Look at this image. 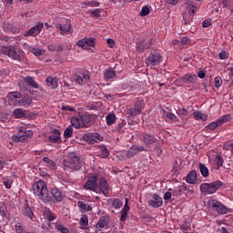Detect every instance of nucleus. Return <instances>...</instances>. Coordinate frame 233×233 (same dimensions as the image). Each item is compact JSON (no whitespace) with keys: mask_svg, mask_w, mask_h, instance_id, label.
<instances>
[{"mask_svg":"<svg viewBox=\"0 0 233 233\" xmlns=\"http://www.w3.org/2000/svg\"><path fill=\"white\" fill-rule=\"evenodd\" d=\"M33 192L44 203H50V201H52V197L48 195V188L46 187V184L43 180L36 181L33 185Z\"/></svg>","mask_w":233,"mask_h":233,"instance_id":"1","label":"nucleus"},{"mask_svg":"<svg viewBox=\"0 0 233 233\" xmlns=\"http://www.w3.org/2000/svg\"><path fill=\"white\" fill-rule=\"evenodd\" d=\"M69 159H65L63 164L66 168H70L71 170H79L83 167L85 161L77 156L75 152L68 154Z\"/></svg>","mask_w":233,"mask_h":233,"instance_id":"2","label":"nucleus"},{"mask_svg":"<svg viewBox=\"0 0 233 233\" xmlns=\"http://www.w3.org/2000/svg\"><path fill=\"white\" fill-rule=\"evenodd\" d=\"M221 187H223V182L220 180H216L210 183H202L200 185V192L206 194V196L216 194Z\"/></svg>","mask_w":233,"mask_h":233,"instance_id":"3","label":"nucleus"},{"mask_svg":"<svg viewBox=\"0 0 233 233\" xmlns=\"http://www.w3.org/2000/svg\"><path fill=\"white\" fill-rule=\"evenodd\" d=\"M1 52L4 56H8V57L15 61H21L23 58V51L14 46H3Z\"/></svg>","mask_w":233,"mask_h":233,"instance_id":"4","label":"nucleus"},{"mask_svg":"<svg viewBox=\"0 0 233 233\" xmlns=\"http://www.w3.org/2000/svg\"><path fill=\"white\" fill-rule=\"evenodd\" d=\"M208 205L209 208H213V210H216V212H218V214H219L220 216H223L227 214V212H228V208H227L226 206L223 205V203L219 202L217 199L208 200Z\"/></svg>","mask_w":233,"mask_h":233,"instance_id":"5","label":"nucleus"},{"mask_svg":"<svg viewBox=\"0 0 233 233\" xmlns=\"http://www.w3.org/2000/svg\"><path fill=\"white\" fill-rule=\"evenodd\" d=\"M76 46L83 50H90L96 46V38L95 37H84L77 41Z\"/></svg>","mask_w":233,"mask_h":233,"instance_id":"6","label":"nucleus"},{"mask_svg":"<svg viewBox=\"0 0 233 233\" xmlns=\"http://www.w3.org/2000/svg\"><path fill=\"white\" fill-rule=\"evenodd\" d=\"M162 61H163V57L161 56V55L157 53L151 54L147 58L146 65L150 66V68H156V66H159Z\"/></svg>","mask_w":233,"mask_h":233,"instance_id":"7","label":"nucleus"},{"mask_svg":"<svg viewBox=\"0 0 233 233\" xmlns=\"http://www.w3.org/2000/svg\"><path fill=\"white\" fill-rule=\"evenodd\" d=\"M32 136H34V131L25 130V127H20L17 136L13 137V141H19L20 143H24V141H26V139H28V137H32Z\"/></svg>","mask_w":233,"mask_h":233,"instance_id":"8","label":"nucleus"},{"mask_svg":"<svg viewBox=\"0 0 233 233\" xmlns=\"http://www.w3.org/2000/svg\"><path fill=\"white\" fill-rule=\"evenodd\" d=\"M56 28L60 31L61 35L65 34H72V23L69 19H66L63 24H56Z\"/></svg>","mask_w":233,"mask_h":233,"instance_id":"9","label":"nucleus"},{"mask_svg":"<svg viewBox=\"0 0 233 233\" xmlns=\"http://www.w3.org/2000/svg\"><path fill=\"white\" fill-rule=\"evenodd\" d=\"M84 187L87 190L96 192V190H97V176L96 174L89 175L87 181L84 185Z\"/></svg>","mask_w":233,"mask_h":233,"instance_id":"10","label":"nucleus"},{"mask_svg":"<svg viewBox=\"0 0 233 233\" xmlns=\"http://www.w3.org/2000/svg\"><path fill=\"white\" fill-rule=\"evenodd\" d=\"M83 139L86 141V143L94 145L95 143H97V141H102L103 137L98 133H87L84 135Z\"/></svg>","mask_w":233,"mask_h":233,"instance_id":"11","label":"nucleus"},{"mask_svg":"<svg viewBox=\"0 0 233 233\" xmlns=\"http://www.w3.org/2000/svg\"><path fill=\"white\" fill-rule=\"evenodd\" d=\"M43 23L39 22L36 25L31 27L28 31L24 33L25 37H36V35H39L41 34V30H43Z\"/></svg>","mask_w":233,"mask_h":233,"instance_id":"12","label":"nucleus"},{"mask_svg":"<svg viewBox=\"0 0 233 233\" xmlns=\"http://www.w3.org/2000/svg\"><path fill=\"white\" fill-rule=\"evenodd\" d=\"M97 185V190L101 192L104 196H108V192H110V186H108V182L104 177L99 178Z\"/></svg>","mask_w":233,"mask_h":233,"instance_id":"13","label":"nucleus"},{"mask_svg":"<svg viewBox=\"0 0 233 233\" xmlns=\"http://www.w3.org/2000/svg\"><path fill=\"white\" fill-rule=\"evenodd\" d=\"M148 205L152 207V208H159L163 207V198L159 197V195L153 194L148 200Z\"/></svg>","mask_w":233,"mask_h":233,"instance_id":"14","label":"nucleus"},{"mask_svg":"<svg viewBox=\"0 0 233 233\" xmlns=\"http://www.w3.org/2000/svg\"><path fill=\"white\" fill-rule=\"evenodd\" d=\"M139 152H145V147L143 146H133L129 148L128 151L126 152V156L127 159L134 157V156H137Z\"/></svg>","mask_w":233,"mask_h":233,"instance_id":"15","label":"nucleus"},{"mask_svg":"<svg viewBox=\"0 0 233 233\" xmlns=\"http://www.w3.org/2000/svg\"><path fill=\"white\" fill-rule=\"evenodd\" d=\"M51 195L53 197V199L56 201V203H59L60 201H63V198H65V195L63 194V191L57 187L51 188Z\"/></svg>","mask_w":233,"mask_h":233,"instance_id":"16","label":"nucleus"},{"mask_svg":"<svg viewBox=\"0 0 233 233\" xmlns=\"http://www.w3.org/2000/svg\"><path fill=\"white\" fill-rule=\"evenodd\" d=\"M15 106H30L32 105V98L30 96H24L20 100L14 101Z\"/></svg>","mask_w":233,"mask_h":233,"instance_id":"17","label":"nucleus"},{"mask_svg":"<svg viewBox=\"0 0 233 233\" xmlns=\"http://www.w3.org/2000/svg\"><path fill=\"white\" fill-rule=\"evenodd\" d=\"M186 181L189 183V185H196V183H198V172L196 170L190 171L187 176Z\"/></svg>","mask_w":233,"mask_h":233,"instance_id":"18","label":"nucleus"},{"mask_svg":"<svg viewBox=\"0 0 233 233\" xmlns=\"http://www.w3.org/2000/svg\"><path fill=\"white\" fill-rule=\"evenodd\" d=\"M130 211V207H128V198H126V204L122 210L120 211L121 217L120 221H127V218H128V212Z\"/></svg>","mask_w":233,"mask_h":233,"instance_id":"19","label":"nucleus"},{"mask_svg":"<svg viewBox=\"0 0 233 233\" xmlns=\"http://www.w3.org/2000/svg\"><path fill=\"white\" fill-rule=\"evenodd\" d=\"M53 134L49 137L50 143H61V132L58 129H54Z\"/></svg>","mask_w":233,"mask_h":233,"instance_id":"20","label":"nucleus"},{"mask_svg":"<svg viewBox=\"0 0 233 233\" xmlns=\"http://www.w3.org/2000/svg\"><path fill=\"white\" fill-rule=\"evenodd\" d=\"M142 141L146 147H150L156 143V137L152 135L147 134L143 136Z\"/></svg>","mask_w":233,"mask_h":233,"instance_id":"21","label":"nucleus"},{"mask_svg":"<svg viewBox=\"0 0 233 233\" xmlns=\"http://www.w3.org/2000/svg\"><path fill=\"white\" fill-rule=\"evenodd\" d=\"M196 79H198V76H196V75H192V74H186L181 77V80L186 85H190V83H194L196 81Z\"/></svg>","mask_w":233,"mask_h":233,"instance_id":"22","label":"nucleus"},{"mask_svg":"<svg viewBox=\"0 0 233 233\" xmlns=\"http://www.w3.org/2000/svg\"><path fill=\"white\" fill-rule=\"evenodd\" d=\"M77 207H78L80 212H92V205H90V204H86L83 201H78Z\"/></svg>","mask_w":233,"mask_h":233,"instance_id":"23","label":"nucleus"},{"mask_svg":"<svg viewBox=\"0 0 233 233\" xmlns=\"http://www.w3.org/2000/svg\"><path fill=\"white\" fill-rule=\"evenodd\" d=\"M82 123V128H88V125L92 122V116L90 115H82L80 116Z\"/></svg>","mask_w":233,"mask_h":233,"instance_id":"24","label":"nucleus"},{"mask_svg":"<svg viewBox=\"0 0 233 233\" xmlns=\"http://www.w3.org/2000/svg\"><path fill=\"white\" fill-rule=\"evenodd\" d=\"M116 77V72L112 67L107 68L104 71V79L105 81H110V79H114Z\"/></svg>","mask_w":233,"mask_h":233,"instance_id":"25","label":"nucleus"},{"mask_svg":"<svg viewBox=\"0 0 233 233\" xmlns=\"http://www.w3.org/2000/svg\"><path fill=\"white\" fill-rule=\"evenodd\" d=\"M46 83L48 86H51L54 90H56L59 85V79H57V77L54 78L52 76H47Z\"/></svg>","mask_w":233,"mask_h":233,"instance_id":"26","label":"nucleus"},{"mask_svg":"<svg viewBox=\"0 0 233 233\" xmlns=\"http://www.w3.org/2000/svg\"><path fill=\"white\" fill-rule=\"evenodd\" d=\"M24 81L26 83V85H28V86H31L32 88H39V85L37 82H35V80H34V77L32 76H25Z\"/></svg>","mask_w":233,"mask_h":233,"instance_id":"27","label":"nucleus"},{"mask_svg":"<svg viewBox=\"0 0 233 233\" xmlns=\"http://www.w3.org/2000/svg\"><path fill=\"white\" fill-rule=\"evenodd\" d=\"M13 116L16 119H22V117H26V111L23 110L22 108H16L13 111Z\"/></svg>","mask_w":233,"mask_h":233,"instance_id":"28","label":"nucleus"},{"mask_svg":"<svg viewBox=\"0 0 233 233\" xmlns=\"http://www.w3.org/2000/svg\"><path fill=\"white\" fill-rule=\"evenodd\" d=\"M8 102L13 103L14 101H17V99H21V93L19 92H11L7 95Z\"/></svg>","mask_w":233,"mask_h":233,"instance_id":"29","label":"nucleus"},{"mask_svg":"<svg viewBox=\"0 0 233 233\" xmlns=\"http://www.w3.org/2000/svg\"><path fill=\"white\" fill-rule=\"evenodd\" d=\"M71 127L76 128H83V124L81 123V116H74L71 118Z\"/></svg>","mask_w":233,"mask_h":233,"instance_id":"30","label":"nucleus"},{"mask_svg":"<svg viewBox=\"0 0 233 233\" xmlns=\"http://www.w3.org/2000/svg\"><path fill=\"white\" fill-rule=\"evenodd\" d=\"M108 203L113 207V208H121L123 207V202L119 198H111Z\"/></svg>","mask_w":233,"mask_h":233,"instance_id":"31","label":"nucleus"},{"mask_svg":"<svg viewBox=\"0 0 233 233\" xmlns=\"http://www.w3.org/2000/svg\"><path fill=\"white\" fill-rule=\"evenodd\" d=\"M22 212L24 216H26L29 219H32V218H34V212H32V208H30L29 206L26 204L24 205Z\"/></svg>","mask_w":233,"mask_h":233,"instance_id":"32","label":"nucleus"},{"mask_svg":"<svg viewBox=\"0 0 233 233\" xmlns=\"http://www.w3.org/2000/svg\"><path fill=\"white\" fill-rule=\"evenodd\" d=\"M198 167L203 177H208V167L203 163L198 164Z\"/></svg>","mask_w":233,"mask_h":233,"instance_id":"33","label":"nucleus"},{"mask_svg":"<svg viewBox=\"0 0 233 233\" xmlns=\"http://www.w3.org/2000/svg\"><path fill=\"white\" fill-rule=\"evenodd\" d=\"M193 116H194L195 119H197V120L200 119V121H207V119H208L207 115H205L201 111H195L193 113Z\"/></svg>","mask_w":233,"mask_h":233,"instance_id":"34","label":"nucleus"},{"mask_svg":"<svg viewBox=\"0 0 233 233\" xmlns=\"http://www.w3.org/2000/svg\"><path fill=\"white\" fill-rule=\"evenodd\" d=\"M55 228H56V230L58 232L61 233H70V231L68 230V228H66L63 224H61L60 222H56L55 223Z\"/></svg>","mask_w":233,"mask_h":233,"instance_id":"35","label":"nucleus"},{"mask_svg":"<svg viewBox=\"0 0 233 233\" xmlns=\"http://www.w3.org/2000/svg\"><path fill=\"white\" fill-rule=\"evenodd\" d=\"M106 125L108 127L114 125L116 123V115L114 114H107L106 116Z\"/></svg>","mask_w":233,"mask_h":233,"instance_id":"36","label":"nucleus"},{"mask_svg":"<svg viewBox=\"0 0 233 233\" xmlns=\"http://www.w3.org/2000/svg\"><path fill=\"white\" fill-rule=\"evenodd\" d=\"M72 134H74V127L72 126H68L64 131V137L68 139V137H72Z\"/></svg>","mask_w":233,"mask_h":233,"instance_id":"37","label":"nucleus"},{"mask_svg":"<svg viewBox=\"0 0 233 233\" xmlns=\"http://www.w3.org/2000/svg\"><path fill=\"white\" fill-rule=\"evenodd\" d=\"M106 225H108V218H107V221H106V218H102L98 220L96 224V228H105Z\"/></svg>","mask_w":233,"mask_h":233,"instance_id":"38","label":"nucleus"},{"mask_svg":"<svg viewBox=\"0 0 233 233\" xmlns=\"http://www.w3.org/2000/svg\"><path fill=\"white\" fill-rule=\"evenodd\" d=\"M150 46H152V43L144 41L138 44L137 48L138 50H147V48H150Z\"/></svg>","mask_w":233,"mask_h":233,"instance_id":"39","label":"nucleus"},{"mask_svg":"<svg viewBox=\"0 0 233 233\" xmlns=\"http://www.w3.org/2000/svg\"><path fill=\"white\" fill-rule=\"evenodd\" d=\"M79 224L81 225V227H83L84 228H86V227H88V216L87 215H82Z\"/></svg>","mask_w":233,"mask_h":233,"instance_id":"40","label":"nucleus"},{"mask_svg":"<svg viewBox=\"0 0 233 233\" xmlns=\"http://www.w3.org/2000/svg\"><path fill=\"white\" fill-rule=\"evenodd\" d=\"M190 227H191V224L188 221H184L180 225V228H181L182 232H185V233H187L188 230H190Z\"/></svg>","mask_w":233,"mask_h":233,"instance_id":"41","label":"nucleus"},{"mask_svg":"<svg viewBox=\"0 0 233 233\" xmlns=\"http://www.w3.org/2000/svg\"><path fill=\"white\" fill-rule=\"evenodd\" d=\"M109 155L110 153L108 152V149H106V147H100V154H98L99 157H101L102 159H105Z\"/></svg>","mask_w":233,"mask_h":233,"instance_id":"42","label":"nucleus"},{"mask_svg":"<svg viewBox=\"0 0 233 233\" xmlns=\"http://www.w3.org/2000/svg\"><path fill=\"white\" fill-rule=\"evenodd\" d=\"M44 163H46L47 165V167H49L52 170H54V168H56V162H54V160H50L48 158V157H46L43 158Z\"/></svg>","mask_w":233,"mask_h":233,"instance_id":"43","label":"nucleus"},{"mask_svg":"<svg viewBox=\"0 0 233 233\" xmlns=\"http://www.w3.org/2000/svg\"><path fill=\"white\" fill-rule=\"evenodd\" d=\"M231 117L230 115H224L222 116L220 118H218V125H223L224 123H228V121H230Z\"/></svg>","mask_w":233,"mask_h":233,"instance_id":"44","label":"nucleus"},{"mask_svg":"<svg viewBox=\"0 0 233 233\" xmlns=\"http://www.w3.org/2000/svg\"><path fill=\"white\" fill-rule=\"evenodd\" d=\"M177 116H179V117H181V119H185V116H187L188 114V110H187V108H179L177 111Z\"/></svg>","mask_w":233,"mask_h":233,"instance_id":"45","label":"nucleus"},{"mask_svg":"<svg viewBox=\"0 0 233 233\" xmlns=\"http://www.w3.org/2000/svg\"><path fill=\"white\" fill-rule=\"evenodd\" d=\"M134 109L136 110L137 114H141V110H143V102H141V100L137 101Z\"/></svg>","mask_w":233,"mask_h":233,"instance_id":"46","label":"nucleus"},{"mask_svg":"<svg viewBox=\"0 0 233 233\" xmlns=\"http://www.w3.org/2000/svg\"><path fill=\"white\" fill-rule=\"evenodd\" d=\"M148 14H150V8L148 6L142 7V9L140 11L141 17H147V15H148Z\"/></svg>","mask_w":233,"mask_h":233,"instance_id":"47","label":"nucleus"},{"mask_svg":"<svg viewBox=\"0 0 233 233\" xmlns=\"http://www.w3.org/2000/svg\"><path fill=\"white\" fill-rule=\"evenodd\" d=\"M126 114L127 117H134V116H139V114L134 108L127 109Z\"/></svg>","mask_w":233,"mask_h":233,"instance_id":"48","label":"nucleus"},{"mask_svg":"<svg viewBox=\"0 0 233 233\" xmlns=\"http://www.w3.org/2000/svg\"><path fill=\"white\" fill-rule=\"evenodd\" d=\"M41 228L45 232H52V224H50V222L47 224H42Z\"/></svg>","mask_w":233,"mask_h":233,"instance_id":"49","label":"nucleus"},{"mask_svg":"<svg viewBox=\"0 0 233 233\" xmlns=\"http://www.w3.org/2000/svg\"><path fill=\"white\" fill-rule=\"evenodd\" d=\"M218 127H221L218 120H217V122H211L208 126V128L209 130H216V128H218Z\"/></svg>","mask_w":233,"mask_h":233,"instance_id":"50","label":"nucleus"},{"mask_svg":"<svg viewBox=\"0 0 233 233\" xmlns=\"http://www.w3.org/2000/svg\"><path fill=\"white\" fill-rule=\"evenodd\" d=\"M32 52L36 57H39V56H43L45 54V50L39 49V48H33Z\"/></svg>","mask_w":233,"mask_h":233,"instance_id":"51","label":"nucleus"},{"mask_svg":"<svg viewBox=\"0 0 233 233\" xmlns=\"http://www.w3.org/2000/svg\"><path fill=\"white\" fill-rule=\"evenodd\" d=\"M214 83H215L216 88H219V86L223 85V79H221V76H217L215 77Z\"/></svg>","mask_w":233,"mask_h":233,"instance_id":"52","label":"nucleus"},{"mask_svg":"<svg viewBox=\"0 0 233 233\" xmlns=\"http://www.w3.org/2000/svg\"><path fill=\"white\" fill-rule=\"evenodd\" d=\"M46 218L48 221H54V219H56V215L52 211H48L46 213Z\"/></svg>","mask_w":233,"mask_h":233,"instance_id":"53","label":"nucleus"},{"mask_svg":"<svg viewBox=\"0 0 233 233\" xmlns=\"http://www.w3.org/2000/svg\"><path fill=\"white\" fill-rule=\"evenodd\" d=\"M216 164L218 168H221V166L223 165V157L219 155L216 157Z\"/></svg>","mask_w":233,"mask_h":233,"instance_id":"54","label":"nucleus"},{"mask_svg":"<svg viewBox=\"0 0 233 233\" xmlns=\"http://www.w3.org/2000/svg\"><path fill=\"white\" fill-rule=\"evenodd\" d=\"M123 127H125V124L119 123L117 124V126L116 127L115 130H116V132H119V134H123L125 131L123 130Z\"/></svg>","mask_w":233,"mask_h":233,"instance_id":"55","label":"nucleus"},{"mask_svg":"<svg viewBox=\"0 0 233 233\" xmlns=\"http://www.w3.org/2000/svg\"><path fill=\"white\" fill-rule=\"evenodd\" d=\"M0 216L5 218L6 216V206L1 205L0 206Z\"/></svg>","mask_w":233,"mask_h":233,"instance_id":"56","label":"nucleus"},{"mask_svg":"<svg viewBox=\"0 0 233 233\" xmlns=\"http://www.w3.org/2000/svg\"><path fill=\"white\" fill-rule=\"evenodd\" d=\"M198 6L194 5V4H190L189 7H188V12L189 14H191L192 15H194V14H196V10H197Z\"/></svg>","mask_w":233,"mask_h":233,"instance_id":"57","label":"nucleus"},{"mask_svg":"<svg viewBox=\"0 0 233 233\" xmlns=\"http://www.w3.org/2000/svg\"><path fill=\"white\" fill-rule=\"evenodd\" d=\"M86 5L87 6H99V2L91 0V1L86 2Z\"/></svg>","mask_w":233,"mask_h":233,"instance_id":"58","label":"nucleus"},{"mask_svg":"<svg viewBox=\"0 0 233 233\" xmlns=\"http://www.w3.org/2000/svg\"><path fill=\"white\" fill-rule=\"evenodd\" d=\"M167 119H170V121H175V122L177 121V116H176V115L172 113H167Z\"/></svg>","mask_w":233,"mask_h":233,"instance_id":"59","label":"nucleus"},{"mask_svg":"<svg viewBox=\"0 0 233 233\" xmlns=\"http://www.w3.org/2000/svg\"><path fill=\"white\" fill-rule=\"evenodd\" d=\"M82 79H84L85 83L88 82L90 80V74L88 72L83 73Z\"/></svg>","mask_w":233,"mask_h":233,"instance_id":"60","label":"nucleus"},{"mask_svg":"<svg viewBox=\"0 0 233 233\" xmlns=\"http://www.w3.org/2000/svg\"><path fill=\"white\" fill-rule=\"evenodd\" d=\"M15 231L17 233H23L24 232L23 226L21 225V223H17L15 225Z\"/></svg>","mask_w":233,"mask_h":233,"instance_id":"61","label":"nucleus"},{"mask_svg":"<svg viewBox=\"0 0 233 233\" xmlns=\"http://www.w3.org/2000/svg\"><path fill=\"white\" fill-rule=\"evenodd\" d=\"M12 179H7L5 181H4V185L5 187V188H12Z\"/></svg>","mask_w":233,"mask_h":233,"instance_id":"62","label":"nucleus"},{"mask_svg":"<svg viewBox=\"0 0 233 233\" xmlns=\"http://www.w3.org/2000/svg\"><path fill=\"white\" fill-rule=\"evenodd\" d=\"M210 25H212V22H210V20H204L202 22L203 28H208V26H210Z\"/></svg>","mask_w":233,"mask_h":233,"instance_id":"63","label":"nucleus"},{"mask_svg":"<svg viewBox=\"0 0 233 233\" xmlns=\"http://www.w3.org/2000/svg\"><path fill=\"white\" fill-rule=\"evenodd\" d=\"M167 5H172L173 6H176L177 3H179V0H165Z\"/></svg>","mask_w":233,"mask_h":233,"instance_id":"64","label":"nucleus"}]
</instances>
